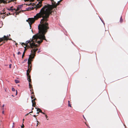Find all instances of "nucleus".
<instances>
[{
    "mask_svg": "<svg viewBox=\"0 0 128 128\" xmlns=\"http://www.w3.org/2000/svg\"><path fill=\"white\" fill-rule=\"evenodd\" d=\"M122 16H121L120 19V22L121 23H122L123 22V20L122 19Z\"/></svg>",
    "mask_w": 128,
    "mask_h": 128,
    "instance_id": "nucleus-17",
    "label": "nucleus"
},
{
    "mask_svg": "<svg viewBox=\"0 0 128 128\" xmlns=\"http://www.w3.org/2000/svg\"><path fill=\"white\" fill-rule=\"evenodd\" d=\"M62 0H60V1H58V3L57 4H59L61 2Z\"/></svg>",
    "mask_w": 128,
    "mask_h": 128,
    "instance_id": "nucleus-21",
    "label": "nucleus"
},
{
    "mask_svg": "<svg viewBox=\"0 0 128 128\" xmlns=\"http://www.w3.org/2000/svg\"><path fill=\"white\" fill-rule=\"evenodd\" d=\"M45 116H46V118H48V116L46 115H45Z\"/></svg>",
    "mask_w": 128,
    "mask_h": 128,
    "instance_id": "nucleus-28",
    "label": "nucleus"
},
{
    "mask_svg": "<svg viewBox=\"0 0 128 128\" xmlns=\"http://www.w3.org/2000/svg\"><path fill=\"white\" fill-rule=\"evenodd\" d=\"M4 104L3 106H2V109L3 110L4 109Z\"/></svg>",
    "mask_w": 128,
    "mask_h": 128,
    "instance_id": "nucleus-25",
    "label": "nucleus"
},
{
    "mask_svg": "<svg viewBox=\"0 0 128 128\" xmlns=\"http://www.w3.org/2000/svg\"><path fill=\"white\" fill-rule=\"evenodd\" d=\"M12 64H10L9 65V68H11Z\"/></svg>",
    "mask_w": 128,
    "mask_h": 128,
    "instance_id": "nucleus-24",
    "label": "nucleus"
},
{
    "mask_svg": "<svg viewBox=\"0 0 128 128\" xmlns=\"http://www.w3.org/2000/svg\"><path fill=\"white\" fill-rule=\"evenodd\" d=\"M24 120V119H23V120Z\"/></svg>",
    "mask_w": 128,
    "mask_h": 128,
    "instance_id": "nucleus-39",
    "label": "nucleus"
},
{
    "mask_svg": "<svg viewBox=\"0 0 128 128\" xmlns=\"http://www.w3.org/2000/svg\"><path fill=\"white\" fill-rule=\"evenodd\" d=\"M33 112V111H32L31 112H30L29 113H32Z\"/></svg>",
    "mask_w": 128,
    "mask_h": 128,
    "instance_id": "nucleus-33",
    "label": "nucleus"
},
{
    "mask_svg": "<svg viewBox=\"0 0 128 128\" xmlns=\"http://www.w3.org/2000/svg\"><path fill=\"white\" fill-rule=\"evenodd\" d=\"M9 37L4 36L3 37L0 38V46L2 45L3 44L5 43V40H12V39L8 38Z\"/></svg>",
    "mask_w": 128,
    "mask_h": 128,
    "instance_id": "nucleus-4",
    "label": "nucleus"
},
{
    "mask_svg": "<svg viewBox=\"0 0 128 128\" xmlns=\"http://www.w3.org/2000/svg\"><path fill=\"white\" fill-rule=\"evenodd\" d=\"M42 6V4L41 3L37 4L36 6L35 7V8L36 10H37V9L40 8Z\"/></svg>",
    "mask_w": 128,
    "mask_h": 128,
    "instance_id": "nucleus-9",
    "label": "nucleus"
},
{
    "mask_svg": "<svg viewBox=\"0 0 128 128\" xmlns=\"http://www.w3.org/2000/svg\"><path fill=\"white\" fill-rule=\"evenodd\" d=\"M36 108L37 109V112H38V110H39V112H40L42 113V110L40 108Z\"/></svg>",
    "mask_w": 128,
    "mask_h": 128,
    "instance_id": "nucleus-14",
    "label": "nucleus"
},
{
    "mask_svg": "<svg viewBox=\"0 0 128 128\" xmlns=\"http://www.w3.org/2000/svg\"><path fill=\"white\" fill-rule=\"evenodd\" d=\"M32 106L33 107H35L36 106V103L35 102H32Z\"/></svg>",
    "mask_w": 128,
    "mask_h": 128,
    "instance_id": "nucleus-13",
    "label": "nucleus"
},
{
    "mask_svg": "<svg viewBox=\"0 0 128 128\" xmlns=\"http://www.w3.org/2000/svg\"><path fill=\"white\" fill-rule=\"evenodd\" d=\"M34 109V108H32V110H33Z\"/></svg>",
    "mask_w": 128,
    "mask_h": 128,
    "instance_id": "nucleus-38",
    "label": "nucleus"
},
{
    "mask_svg": "<svg viewBox=\"0 0 128 128\" xmlns=\"http://www.w3.org/2000/svg\"><path fill=\"white\" fill-rule=\"evenodd\" d=\"M29 114V113L27 114L26 115H28Z\"/></svg>",
    "mask_w": 128,
    "mask_h": 128,
    "instance_id": "nucleus-36",
    "label": "nucleus"
},
{
    "mask_svg": "<svg viewBox=\"0 0 128 128\" xmlns=\"http://www.w3.org/2000/svg\"><path fill=\"white\" fill-rule=\"evenodd\" d=\"M38 49L36 48V50H31V54L29 55V58L28 60V64H31V62L32 61V59L34 58L35 56L36 52L37 50Z\"/></svg>",
    "mask_w": 128,
    "mask_h": 128,
    "instance_id": "nucleus-3",
    "label": "nucleus"
},
{
    "mask_svg": "<svg viewBox=\"0 0 128 128\" xmlns=\"http://www.w3.org/2000/svg\"><path fill=\"white\" fill-rule=\"evenodd\" d=\"M25 52V51H24L23 53V54H22V58H23L24 57V56Z\"/></svg>",
    "mask_w": 128,
    "mask_h": 128,
    "instance_id": "nucleus-16",
    "label": "nucleus"
},
{
    "mask_svg": "<svg viewBox=\"0 0 128 128\" xmlns=\"http://www.w3.org/2000/svg\"><path fill=\"white\" fill-rule=\"evenodd\" d=\"M24 126L23 124H22V125L21 126V128H24Z\"/></svg>",
    "mask_w": 128,
    "mask_h": 128,
    "instance_id": "nucleus-23",
    "label": "nucleus"
},
{
    "mask_svg": "<svg viewBox=\"0 0 128 128\" xmlns=\"http://www.w3.org/2000/svg\"><path fill=\"white\" fill-rule=\"evenodd\" d=\"M8 14H9V15H10V13H8Z\"/></svg>",
    "mask_w": 128,
    "mask_h": 128,
    "instance_id": "nucleus-37",
    "label": "nucleus"
},
{
    "mask_svg": "<svg viewBox=\"0 0 128 128\" xmlns=\"http://www.w3.org/2000/svg\"><path fill=\"white\" fill-rule=\"evenodd\" d=\"M36 100V98H33V99H32V102H35V101Z\"/></svg>",
    "mask_w": 128,
    "mask_h": 128,
    "instance_id": "nucleus-15",
    "label": "nucleus"
},
{
    "mask_svg": "<svg viewBox=\"0 0 128 128\" xmlns=\"http://www.w3.org/2000/svg\"><path fill=\"white\" fill-rule=\"evenodd\" d=\"M35 16H34V18H29L26 20V21L28 22L30 26H31V24L34 22L35 20H37L38 18L37 19H36L34 17Z\"/></svg>",
    "mask_w": 128,
    "mask_h": 128,
    "instance_id": "nucleus-6",
    "label": "nucleus"
},
{
    "mask_svg": "<svg viewBox=\"0 0 128 128\" xmlns=\"http://www.w3.org/2000/svg\"><path fill=\"white\" fill-rule=\"evenodd\" d=\"M33 116L35 117H36V116L35 115H33Z\"/></svg>",
    "mask_w": 128,
    "mask_h": 128,
    "instance_id": "nucleus-30",
    "label": "nucleus"
},
{
    "mask_svg": "<svg viewBox=\"0 0 128 128\" xmlns=\"http://www.w3.org/2000/svg\"><path fill=\"white\" fill-rule=\"evenodd\" d=\"M46 25V24H40L38 26V33L34 36L32 39H30L26 41L25 43H22V45L25 46V47L30 48L32 49V50H35L37 48V47L38 46L37 44H35V43H38L40 44L42 42L43 40L47 41L45 35L47 32L49 27Z\"/></svg>",
    "mask_w": 128,
    "mask_h": 128,
    "instance_id": "nucleus-1",
    "label": "nucleus"
},
{
    "mask_svg": "<svg viewBox=\"0 0 128 128\" xmlns=\"http://www.w3.org/2000/svg\"><path fill=\"white\" fill-rule=\"evenodd\" d=\"M12 90L13 91H15V89L14 88H12Z\"/></svg>",
    "mask_w": 128,
    "mask_h": 128,
    "instance_id": "nucleus-20",
    "label": "nucleus"
},
{
    "mask_svg": "<svg viewBox=\"0 0 128 128\" xmlns=\"http://www.w3.org/2000/svg\"><path fill=\"white\" fill-rule=\"evenodd\" d=\"M39 110H38V111H39Z\"/></svg>",
    "mask_w": 128,
    "mask_h": 128,
    "instance_id": "nucleus-40",
    "label": "nucleus"
},
{
    "mask_svg": "<svg viewBox=\"0 0 128 128\" xmlns=\"http://www.w3.org/2000/svg\"><path fill=\"white\" fill-rule=\"evenodd\" d=\"M52 4V5H50L49 6L45 5L41 10L40 12L37 14L34 17L36 19L39 18H42L41 20L40 24H46V26H48V24L46 22L48 20V18L50 14H51L52 11V10L54 8H56L59 4H56V2L53 0H51Z\"/></svg>",
    "mask_w": 128,
    "mask_h": 128,
    "instance_id": "nucleus-2",
    "label": "nucleus"
},
{
    "mask_svg": "<svg viewBox=\"0 0 128 128\" xmlns=\"http://www.w3.org/2000/svg\"><path fill=\"white\" fill-rule=\"evenodd\" d=\"M22 6L23 5H18L17 8V9L16 10H15L16 11V12L18 10H20V9L22 8Z\"/></svg>",
    "mask_w": 128,
    "mask_h": 128,
    "instance_id": "nucleus-10",
    "label": "nucleus"
},
{
    "mask_svg": "<svg viewBox=\"0 0 128 128\" xmlns=\"http://www.w3.org/2000/svg\"><path fill=\"white\" fill-rule=\"evenodd\" d=\"M30 91L31 92V98L32 99H33V98H35V95L34 94V93L33 91V89H32V90H30Z\"/></svg>",
    "mask_w": 128,
    "mask_h": 128,
    "instance_id": "nucleus-7",
    "label": "nucleus"
},
{
    "mask_svg": "<svg viewBox=\"0 0 128 128\" xmlns=\"http://www.w3.org/2000/svg\"><path fill=\"white\" fill-rule=\"evenodd\" d=\"M31 81L30 82H29V88H30V90H32V89H33L32 88V86L30 84V82H31ZM28 82H29L28 81Z\"/></svg>",
    "mask_w": 128,
    "mask_h": 128,
    "instance_id": "nucleus-11",
    "label": "nucleus"
},
{
    "mask_svg": "<svg viewBox=\"0 0 128 128\" xmlns=\"http://www.w3.org/2000/svg\"><path fill=\"white\" fill-rule=\"evenodd\" d=\"M6 12H3L2 13V12H1V15L2 16V18H4L6 17V16H8V14H6L7 15H6V14H5Z\"/></svg>",
    "mask_w": 128,
    "mask_h": 128,
    "instance_id": "nucleus-8",
    "label": "nucleus"
},
{
    "mask_svg": "<svg viewBox=\"0 0 128 128\" xmlns=\"http://www.w3.org/2000/svg\"><path fill=\"white\" fill-rule=\"evenodd\" d=\"M36 114H38V115H37V116L39 114V112H37Z\"/></svg>",
    "mask_w": 128,
    "mask_h": 128,
    "instance_id": "nucleus-29",
    "label": "nucleus"
},
{
    "mask_svg": "<svg viewBox=\"0 0 128 128\" xmlns=\"http://www.w3.org/2000/svg\"><path fill=\"white\" fill-rule=\"evenodd\" d=\"M17 94V90H16V95Z\"/></svg>",
    "mask_w": 128,
    "mask_h": 128,
    "instance_id": "nucleus-31",
    "label": "nucleus"
},
{
    "mask_svg": "<svg viewBox=\"0 0 128 128\" xmlns=\"http://www.w3.org/2000/svg\"><path fill=\"white\" fill-rule=\"evenodd\" d=\"M24 48H25L24 51H25V52H26V50L27 49L26 48V47H25H25L24 46Z\"/></svg>",
    "mask_w": 128,
    "mask_h": 128,
    "instance_id": "nucleus-26",
    "label": "nucleus"
},
{
    "mask_svg": "<svg viewBox=\"0 0 128 128\" xmlns=\"http://www.w3.org/2000/svg\"><path fill=\"white\" fill-rule=\"evenodd\" d=\"M37 124H36V126H38V123L39 122H38L37 120Z\"/></svg>",
    "mask_w": 128,
    "mask_h": 128,
    "instance_id": "nucleus-27",
    "label": "nucleus"
},
{
    "mask_svg": "<svg viewBox=\"0 0 128 128\" xmlns=\"http://www.w3.org/2000/svg\"><path fill=\"white\" fill-rule=\"evenodd\" d=\"M21 54V53L20 52H18L17 53V54L18 55L20 54Z\"/></svg>",
    "mask_w": 128,
    "mask_h": 128,
    "instance_id": "nucleus-22",
    "label": "nucleus"
},
{
    "mask_svg": "<svg viewBox=\"0 0 128 128\" xmlns=\"http://www.w3.org/2000/svg\"><path fill=\"white\" fill-rule=\"evenodd\" d=\"M15 82L16 83H18L19 82V81L18 80H15Z\"/></svg>",
    "mask_w": 128,
    "mask_h": 128,
    "instance_id": "nucleus-18",
    "label": "nucleus"
},
{
    "mask_svg": "<svg viewBox=\"0 0 128 128\" xmlns=\"http://www.w3.org/2000/svg\"><path fill=\"white\" fill-rule=\"evenodd\" d=\"M42 113L43 114H45V113H44V112H42Z\"/></svg>",
    "mask_w": 128,
    "mask_h": 128,
    "instance_id": "nucleus-32",
    "label": "nucleus"
},
{
    "mask_svg": "<svg viewBox=\"0 0 128 128\" xmlns=\"http://www.w3.org/2000/svg\"><path fill=\"white\" fill-rule=\"evenodd\" d=\"M2 113L3 114H4V111H3L2 112Z\"/></svg>",
    "mask_w": 128,
    "mask_h": 128,
    "instance_id": "nucleus-34",
    "label": "nucleus"
},
{
    "mask_svg": "<svg viewBox=\"0 0 128 128\" xmlns=\"http://www.w3.org/2000/svg\"><path fill=\"white\" fill-rule=\"evenodd\" d=\"M68 106H70V107H72V106H71V104L70 103H68Z\"/></svg>",
    "mask_w": 128,
    "mask_h": 128,
    "instance_id": "nucleus-19",
    "label": "nucleus"
},
{
    "mask_svg": "<svg viewBox=\"0 0 128 128\" xmlns=\"http://www.w3.org/2000/svg\"><path fill=\"white\" fill-rule=\"evenodd\" d=\"M12 7L10 8H8V10H12V11H13L14 10H15V9H13L12 8Z\"/></svg>",
    "mask_w": 128,
    "mask_h": 128,
    "instance_id": "nucleus-12",
    "label": "nucleus"
},
{
    "mask_svg": "<svg viewBox=\"0 0 128 128\" xmlns=\"http://www.w3.org/2000/svg\"><path fill=\"white\" fill-rule=\"evenodd\" d=\"M28 69L27 70L26 75L28 77V80L30 82L31 81V79L30 78V76L29 74V73L31 69V65L28 64Z\"/></svg>",
    "mask_w": 128,
    "mask_h": 128,
    "instance_id": "nucleus-5",
    "label": "nucleus"
},
{
    "mask_svg": "<svg viewBox=\"0 0 128 128\" xmlns=\"http://www.w3.org/2000/svg\"><path fill=\"white\" fill-rule=\"evenodd\" d=\"M68 103H70V101L69 100H68Z\"/></svg>",
    "mask_w": 128,
    "mask_h": 128,
    "instance_id": "nucleus-35",
    "label": "nucleus"
}]
</instances>
